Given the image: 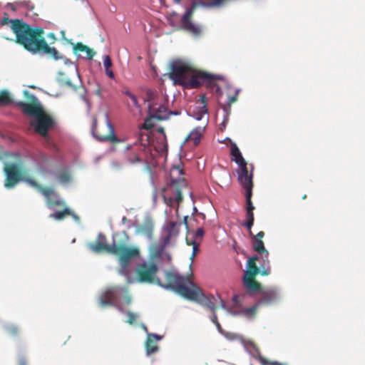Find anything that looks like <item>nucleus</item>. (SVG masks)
Masks as SVG:
<instances>
[{
	"mask_svg": "<svg viewBox=\"0 0 365 365\" xmlns=\"http://www.w3.org/2000/svg\"><path fill=\"white\" fill-rule=\"evenodd\" d=\"M130 98L131 99L134 107L136 109L140 110H141V106H140V105L139 104V103L138 101V98H137L135 94H133L132 96H130Z\"/></svg>",
	"mask_w": 365,
	"mask_h": 365,
	"instance_id": "53",
	"label": "nucleus"
},
{
	"mask_svg": "<svg viewBox=\"0 0 365 365\" xmlns=\"http://www.w3.org/2000/svg\"><path fill=\"white\" fill-rule=\"evenodd\" d=\"M222 336L228 341L239 340L243 348L251 357L256 359L259 361L261 365H267V361L260 354L259 349L256 345L249 339H245L240 334L230 331H225Z\"/></svg>",
	"mask_w": 365,
	"mask_h": 365,
	"instance_id": "8",
	"label": "nucleus"
},
{
	"mask_svg": "<svg viewBox=\"0 0 365 365\" xmlns=\"http://www.w3.org/2000/svg\"><path fill=\"white\" fill-rule=\"evenodd\" d=\"M256 275L257 274L250 273L248 269L243 270L242 282L244 288L245 289L246 294L250 297H254L257 294H259L262 288L259 283L251 282L250 278L255 277Z\"/></svg>",
	"mask_w": 365,
	"mask_h": 365,
	"instance_id": "13",
	"label": "nucleus"
},
{
	"mask_svg": "<svg viewBox=\"0 0 365 365\" xmlns=\"http://www.w3.org/2000/svg\"><path fill=\"white\" fill-rule=\"evenodd\" d=\"M50 196V201H48V199L46 198V205L48 209L52 210L54 208V199L58 197V194L54 191V193L51 194Z\"/></svg>",
	"mask_w": 365,
	"mask_h": 365,
	"instance_id": "47",
	"label": "nucleus"
},
{
	"mask_svg": "<svg viewBox=\"0 0 365 365\" xmlns=\"http://www.w3.org/2000/svg\"><path fill=\"white\" fill-rule=\"evenodd\" d=\"M174 200L180 202L182 200V191L180 189H175L173 190Z\"/></svg>",
	"mask_w": 365,
	"mask_h": 365,
	"instance_id": "49",
	"label": "nucleus"
},
{
	"mask_svg": "<svg viewBox=\"0 0 365 365\" xmlns=\"http://www.w3.org/2000/svg\"><path fill=\"white\" fill-rule=\"evenodd\" d=\"M217 297H218V299H219V302L220 303V306H221L222 309L227 311V309H229V307H227L225 302L223 300V299L221 297V296L218 293H217Z\"/></svg>",
	"mask_w": 365,
	"mask_h": 365,
	"instance_id": "60",
	"label": "nucleus"
},
{
	"mask_svg": "<svg viewBox=\"0 0 365 365\" xmlns=\"http://www.w3.org/2000/svg\"><path fill=\"white\" fill-rule=\"evenodd\" d=\"M179 182H181L182 184L186 183L185 180L183 178H180V177L174 178L172 175H170V181L167 182V185L169 187H173L175 185H176L177 183H179Z\"/></svg>",
	"mask_w": 365,
	"mask_h": 365,
	"instance_id": "38",
	"label": "nucleus"
},
{
	"mask_svg": "<svg viewBox=\"0 0 365 365\" xmlns=\"http://www.w3.org/2000/svg\"><path fill=\"white\" fill-rule=\"evenodd\" d=\"M70 170L71 166L65 163L61 164L59 168L61 173L56 175L57 180L60 183L65 185L71 181Z\"/></svg>",
	"mask_w": 365,
	"mask_h": 365,
	"instance_id": "18",
	"label": "nucleus"
},
{
	"mask_svg": "<svg viewBox=\"0 0 365 365\" xmlns=\"http://www.w3.org/2000/svg\"><path fill=\"white\" fill-rule=\"evenodd\" d=\"M31 96L34 101L37 103L34 107L24 101L14 102L11 100V103H14L21 109L24 114L33 118L31 126L37 133L44 138H48V131L56 127V121L51 115L44 113L38 99L34 95Z\"/></svg>",
	"mask_w": 365,
	"mask_h": 365,
	"instance_id": "4",
	"label": "nucleus"
},
{
	"mask_svg": "<svg viewBox=\"0 0 365 365\" xmlns=\"http://www.w3.org/2000/svg\"><path fill=\"white\" fill-rule=\"evenodd\" d=\"M172 72L169 74V78L173 81L175 84V76L182 79L185 78L187 68L180 60H175L171 63Z\"/></svg>",
	"mask_w": 365,
	"mask_h": 365,
	"instance_id": "15",
	"label": "nucleus"
},
{
	"mask_svg": "<svg viewBox=\"0 0 365 365\" xmlns=\"http://www.w3.org/2000/svg\"><path fill=\"white\" fill-rule=\"evenodd\" d=\"M164 202L168 205H171L174 201V198L173 197H167L165 195H163Z\"/></svg>",
	"mask_w": 365,
	"mask_h": 365,
	"instance_id": "61",
	"label": "nucleus"
},
{
	"mask_svg": "<svg viewBox=\"0 0 365 365\" xmlns=\"http://www.w3.org/2000/svg\"><path fill=\"white\" fill-rule=\"evenodd\" d=\"M153 125L150 123V119L146 118L144 120V123L140 126V129H143L145 130H150L153 128Z\"/></svg>",
	"mask_w": 365,
	"mask_h": 365,
	"instance_id": "48",
	"label": "nucleus"
},
{
	"mask_svg": "<svg viewBox=\"0 0 365 365\" xmlns=\"http://www.w3.org/2000/svg\"><path fill=\"white\" fill-rule=\"evenodd\" d=\"M205 130V127L197 126L191 130V135H192V142L195 146L200 144L202 132Z\"/></svg>",
	"mask_w": 365,
	"mask_h": 365,
	"instance_id": "24",
	"label": "nucleus"
},
{
	"mask_svg": "<svg viewBox=\"0 0 365 365\" xmlns=\"http://www.w3.org/2000/svg\"><path fill=\"white\" fill-rule=\"evenodd\" d=\"M165 277L168 284L162 283L155 274L148 277L149 282L143 284H157L165 290H172L184 298L195 302L203 307L213 309V300L215 299L212 294L206 295L202 289L194 282L178 273L165 271Z\"/></svg>",
	"mask_w": 365,
	"mask_h": 365,
	"instance_id": "2",
	"label": "nucleus"
},
{
	"mask_svg": "<svg viewBox=\"0 0 365 365\" xmlns=\"http://www.w3.org/2000/svg\"><path fill=\"white\" fill-rule=\"evenodd\" d=\"M183 164H182V162L181 161V158L180 156L179 160H178V163L176 165H173L172 167V169L177 170L178 172L179 175H184L185 172H184L183 169L181 168V166Z\"/></svg>",
	"mask_w": 365,
	"mask_h": 365,
	"instance_id": "46",
	"label": "nucleus"
},
{
	"mask_svg": "<svg viewBox=\"0 0 365 365\" xmlns=\"http://www.w3.org/2000/svg\"><path fill=\"white\" fill-rule=\"evenodd\" d=\"M127 225V228L128 229H131L132 227H137L138 228V224L136 222H133L130 220H128V223H126Z\"/></svg>",
	"mask_w": 365,
	"mask_h": 365,
	"instance_id": "64",
	"label": "nucleus"
},
{
	"mask_svg": "<svg viewBox=\"0 0 365 365\" xmlns=\"http://www.w3.org/2000/svg\"><path fill=\"white\" fill-rule=\"evenodd\" d=\"M110 166L113 169L116 170L122 168V165L117 160H113L110 163Z\"/></svg>",
	"mask_w": 365,
	"mask_h": 365,
	"instance_id": "58",
	"label": "nucleus"
},
{
	"mask_svg": "<svg viewBox=\"0 0 365 365\" xmlns=\"http://www.w3.org/2000/svg\"><path fill=\"white\" fill-rule=\"evenodd\" d=\"M87 247L95 253L106 251L108 253L116 255L115 241H113L111 245L107 244L106 236L102 232L98 233L95 243L88 242Z\"/></svg>",
	"mask_w": 365,
	"mask_h": 365,
	"instance_id": "12",
	"label": "nucleus"
},
{
	"mask_svg": "<svg viewBox=\"0 0 365 365\" xmlns=\"http://www.w3.org/2000/svg\"><path fill=\"white\" fill-rule=\"evenodd\" d=\"M148 338H149V339L153 338L156 341H160L163 339V336L155 334V333H148Z\"/></svg>",
	"mask_w": 365,
	"mask_h": 365,
	"instance_id": "57",
	"label": "nucleus"
},
{
	"mask_svg": "<svg viewBox=\"0 0 365 365\" xmlns=\"http://www.w3.org/2000/svg\"><path fill=\"white\" fill-rule=\"evenodd\" d=\"M210 310L212 312V314L210 317V320L212 323L216 324L217 322H218V320H217V316L215 313V310H216L215 304H213V309H210Z\"/></svg>",
	"mask_w": 365,
	"mask_h": 365,
	"instance_id": "52",
	"label": "nucleus"
},
{
	"mask_svg": "<svg viewBox=\"0 0 365 365\" xmlns=\"http://www.w3.org/2000/svg\"><path fill=\"white\" fill-rule=\"evenodd\" d=\"M11 29L15 35L16 42L21 46H49L57 40L54 33L50 32L45 36L42 27L31 26L19 19L11 21Z\"/></svg>",
	"mask_w": 365,
	"mask_h": 365,
	"instance_id": "3",
	"label": "nucleus"
},
{
	"mask_svg": "<svg viewBox=\"0 0 365 365\" xmlns=\"http://www.w3.org/2000/svg\"><path fill=\"white\" fill-rule=\"evenodd\" d=\"M154 256L158 258L163 262H170L171 260V255L169 252H166L165 250L163 252H159V248H155V253Z\"/></svg>",
	"mask_w": 365,
	"mask_h": 365,
	"instance_id": "27",
	"label": "nucleus"
},
{
	"mask_svg": "<svg viewBox=\"0 0 365 365\" xmlns=\"http://www.w3.org/2000/svg\"><path fill=\"white\" fill-rule=\"evenodd\" d=\"M4 328L6 331V332L11 336H17L19 329L16 324H4Z\"/></svg>",
	"mask_w": 365,
	"mask_h": 365,
	"instance_id": "37",
	"label": "nucleus"
},
{
	"mask_svg": "<svg viewBox=\"0 0 365 365\" xmlns=\"http://www.w3.org/2000/svg\"><path fill=\"white\" fill-rule=\"evenodd\" d=\"M186 243L187 245H192V255L190 256L191 264L193 262L195 256L199 252V245L200 243H197L195 241V240H189L188 237H186Z\"/></svg>",
	"mask_w": 365,
	"mask_h": 365,
	"instance_id": "32",
	"label": "nucleus"
},
{
	"mask_svg": "<svg viewBox=\"0 0 365 365\" xmlns=\"http://www.w3.org/2000/svg\"><path fill=\"white\" fill-rule=\"evenodd\" d=\"M4 170L6 175V182H4V187L6 188H13L19 182H26L31 187L35 188L41 193L45 198L48 199V201L51 200L50 195L51 194L54 193V190L52 188H44L36 180L29 178L22 177L17 163H5Z\"/></svg>",
	"mask_w": 365,
	"mask_h": 365,
	"instance_id": "6",
	"label": "nucleus"
},
{
	"mask_svg": "<svg viewBox=\"0 0 365 365\" xmlns=\"http://www.w3.org/2000/svg\"><path fill=\"white\" fill-rule=\"evenodd\" d=\"M223 113H224L223 119H222V123L220 124V127H219V128L222 131L225 129L227 124L229 121V117L230 115V114L228 113V111L225 109H223Z\"/></svg>",
	"mask_w": 365,
	"mask_h": 365,
	"instance_id": "40",
	"label": "nucleus"
},
{
	"mask_svg": "<svg viewBox=\"0 0 365 365\" xmlns=\"http://www.w3.org/2000/svg\"><path fill=\"white\" fill-rule=\"evenodd\" d=\"M61 34L62 35V38L63 39H65L67 42V43L70 44L71 46H85L84 44H83L81 42H78L76 43H73L71 41V40H67L66 38H65V31H61Z\"/></svg>",
	"mask_w": 365,
	"mask_h": 365,
	"instance_id": "54",
	"label": "nucleus"
},
{
	"mask_svg": "<svg viewBox=\"0 0 365 365\" xmlns=\"http://www.w3.org/2000/svg\"><path fill=\"white\" fill-rule=\"evenodd\" d=\"M181 113L180 110H168L167 111L166 115H168V119L170 115H180Z\"/></svg>",
	"mask_w": 365,
	"mask_h": 365,
	"instance_id": "63",
	"label": "nucleus"
},
{
	"mask_svg": "<svg viewBox=\"0 0 365 365\" xmlns=\"http://www.w3.org/2000/svg\"><path fill=\"white\" fill-rule=\"evenodd\" d=\"M261 256V262L259 263V273L262 276H267L270 274V264L268 259L269 255H266V257L263 255Z\"/></svg>",
	"mask_w": 365,
	"mask_h": 365,
	"instance_id": "22",
	"label": "nucleus"
},
{
	"mask_svg": "<svg viewBox=\"0 0 365 365\" xmlns=\"http://www.w3.org/2000/svg\"><path fill=\"white\" fill-rule=\"evenodd\" d=\"M195 8V5L192 6V8L187 10L183 14L181 23L182 28L193 34L195 36H198L201 33V28L198 26L195 25L191 21V18L193 14V9Z\"/></svg>",
	"mask_w": 365,
	"mask_h": 365,
	"instance_id": "14",
	"label": "nucleus"
},
{
	"mask_svg": "<svg viewBox=\"0 0 365 365\" xmlns=\"http://www.w3.org/2000/svg\"><path fill=\"white\" fill-rule=\"evenodd\" d=\"M247 220L242 223V225L245 227L248 230H250L254 224V215H246ZM251 231H250V232Z\"/></svg>",
	"mask_w": 365,
	"mask_h": 365,
	"instance_id": "39",
	"label": "nucleus"
},
{
	"mask_svg": "<svg viewBox=\"0 0 365 365\" xmlns=\"http://www.w3.org/2000/svg\"><path fill=\"white\" fill-rule=\"evenodd\" d=\"M260 298L257 301L260 306H272L282 301V289L277 286L268 288H262L259 293Z\"/></svg>",
	"mask_w": 365,
	"mask_h": 365,
	"instance_id": "9",
	"label": "nucleus"
},
{
	"mask_svg": "<svg viewBox=\"0 0 365 365\" xmlns=\"http://www.w3.org/2000/svg\"><path fill=\"white\" fill-rule=\"evenodd\" d=\"M112 239L116 243L115 255H120L118 259L120 265L118 274L124 276L129 284L149 282L148 277L157 272L158 265L153 262H148L140 258L138 248H130L127 246L129 236L125 231L113 234Z\"/></svg>",
	"mask_w": 365,
	"mask_h": 365,
	"instance_id": "1",
	"label": "nucleus"
},
{
	"mask_svg": "<svg viewBox=\"0 0 365 365\" xmlns=\"http://www.w3.org/2000/svg\"><path fill=\"white\" fill-rule=\"evenodd\" d=\"M207 87L210 89H214L215 90V93H217V95L219 96V97H221L222 95H223V91H222V89L221 88V87L217 84V83H210V85L209 86V84H207Z\"/></svg>",
	"mask_w": 365,
	"mask_h": 365,
	"instance_id": "45",
	"label": "nucleus"
},
{
	"mask_svg": "<svg viewBox=\"0 0 365 365\" xmlns=\"http://www.w3.org/2000/svg\"><path fill=\"white\" fill-rule=\"evenodd\" d=\"M167 234H170L171 236H178L179 235V229L178 228L177 223L173 221L169 222L167 225L163 227Z\"/></svg>",
	"mask_w": 365,
	"mask_h": 365,
	"instance_id": "25",
	"label": "nucleus"
},
{
	"mask_svg": "<svg viewBox=\"0 0 365 365\" xmlns=\"http://www.w3.org/2000/svg\"><path fill=\"white\" fill-rule=\"evenodd\" d=\"M237 101V98L235 96H228V100L226 103L225 105L222 106V109H225L226 110L228 111V113L230 114L231 113V103L236 101Z\"/></svg>",
	"mask_w": 365,
	"mask_h": 365,
	"instance_id": "41",
	"label": "nucleus"
},
{
	"mask_svg": "<svg viewBox=\"0 0 365 365\" xmlns=\"http://www.w3.org/2000/svg\"><path fill=\"white\" fill-rule=\"evenodd\" d=\"M204 235H205V230H204L203 227H200L197 229V230L195 231V232L193 235L191 240H195V241L196 242L197 238H200V240H202L203 238Z\"/></svg>",
	"mask_w": 365,
	"mask_h": 365,
	"instance_id": "44",
	"label": "nucleus"
},
{
	"mask_svg": "<svg viewBox=\"0 0 365 365\" xmlns=\"http://www.w3.org/2000/svg\"><path fill=\"white\" fill-rule=\"evenodd\" d=\"M70 212L69 207H65L63 210H55L53 213L49 215L50 218H53L56 220H61L66 215Z\"/></svg>",
	"mask_w": 365,
	"mask_h": 365,
	"instance_id": "30",
	"label": "nucleus"
},
{
	"mask_svg": "<svg viewBox=\"0 0 365 365\" xmlns=\"http://www.w3.org/2000/svg\"><path fill=\"white\" fill-rule=\"evenodd\" d=\"M227 0H212L208 5L210 6H219L222 5Z\"/></svg>",
	"mask_w": 365,
	"mask_h": 365,
	"instance_id": "55",
	"label": "nucleus"
},
{
	"mask_svg": "<svg viewBox=\"0 0 365 365\" xmlns=\"http://www.w3.org/2000/svg\"><path fill=\"white\" fill-rule=\"evenodd\" d=\"M73 49V52L75 54H77L78 51L85 52L86 54V58L88 59H92L93 56L95 55V52L93 49H91L90 47H72Z\"/></svg>",
	"mask_w": 365,
	"mask_h": 365,
	"instance_id": "31",
	"label": "nucleus"
},
{
	"mask_svg": "<svg viewBox=\"0 0 365 365\" xmlns=\"http://www.w3.org/2000/svg\"><path fill=\"white\" fill-rule=\"evenodd\" d=\"M103 61L105 69L110 68L112 66V61L108 55L104 56Z\"/></svg>",
	"mask_w": 365,
	"mask_h": 365,
	"instance_id": "50",
	"label": "nucleus"
},
{
	"mask_svg": "<svg viewBox=\"0 0 365 365\" xmlns=\"http://www.w3.org/2000/svg\"><path fill=\"white\" fill-rule=\"evenodd\" d=\"M11 99L9 98V92L7 90L0 91V106H7L11 104Z\"/></svg>",
	"mask_w": 365,
	"mask_h": 365,
	"instance_id": "33",
	"label": "nucleus"
},
{
	"mask_svg": "<svg viewBox=\"0 0 365 365\" xmlns=\"http://www.w3.org/2000/svg\"><path fill=\"white\" fill-rule=\"evenodd\" d=\"M154 225L153 220L150 217H147L145 219L143 224L136 230L137 233H142L149 240L153 238V232Z\"/></svg>",
	"mask_w": 365,
	"mask_h": 365,
	"instance_id": "17",
	"label": "nucleus"
},
{
	"mask_svg": "<svg viewBox=\"0 0 365 365\" xmlns=\"http://www.w3.org/2000/svg\"><path fill=\"white\" fill-rule=\"evenodd\" d=\"M146 355L149 356L158 351V346L154 343L152 339L147 338L145 341Z\"/></svg>",
	"mask_w": 365,
	"mask_h": 365,
	"instance_id": "26",
	"label": "nucleus"
},
{
	"mask_svg": "<svg viewBox=\"0 0 365 365\" xmlns=\"http://www.w3.org/2000/svg\"><path fill=\"white\" fill-rule=\"evenodd\" d=\"M97 125H98V122H97L96 118V117H93L92 123H91V133L92 135V136L95 139H96L98 141H99V142H107V141H109V140H110V136L109 135H105V136H103V137H100L98 135H96V133H95V130L97 128Z\"/></svg>",
	"mask_w": 365,
	"mask_h": 365,
	"instance_id": "23",
	"label": "nucleus"
},
{
	"mask_svg": "<svg viewBox=\"0 0 365 365\" xmlns=\"http://www.w3.org/2000/svg\"><path fill=\"white\" fill-rule=\"evenodd\" d=\"M187 115L191 117L196 120H201L205 114H208V109L206 106H198L194 108L192 110L189 108L185 110Z\"/></svg>",
	"mask_w": 365,
	"mask_h": 365,
	"instance_id": "19",
	"label": "nucleus"
},
{
	"mask_svg": "<svg viewBox=\"0 0 365 365\" xmlns=\"http://www.w3.org/2000/svg\"><path fill=\"white\" fill-rule=\"evenodd\" d=\"M105 118H106V125H107L108 128L109 129L110 133L111 135H109L110 136L109 141H119V140L118 139L117 136L115 134L114 126L112 124V123L110 122V120L109 119V115L108 113L105 114Z\"/></svg>",
	"mask_w": 365,
	"mask_h": 365,
	"instance_id": "29",
	"label": "nucleus"
},
{
	"mask_svg": "<svg viewBox=\"0 0 365 365\" xmlns=\"http://www.w3.org/2000/svg\"><path fill=\"white\" fill-rule=\"evenodd\" d=\"M99 302L102 307L112 306L115 307L118 311L125 314L128 319L125 321L129 324H133L137 318L138 314L130 311H125L118 304H130L131 299L128 294V290L125 286H113L107 288L100 296Z\"/></svg>",
	"mask_w": 365,
	"mask_h": 365,
	"instance_id": "5",
	"label": "nucleus"
},
{
	"mask_svg": "<svg viewBox=\"0 0 365 365\" xmlns=\"http://www.w3.org/2000/svg\"><path fill=\"white\" fill-rule=\"evenodd\" d=\"M245 203H246V207H245L246 215H249L250 214L254 215L253 210H255V207L253 205L252 200H246Z\"/></svg>",
	"mask_w": 365,
	"mask_h": 365,
	"instance_id": "42",
	"label": "nucleus"
},
{
	"mask_svg": "<svg viewBox=\"0 0 365 365\" xmlns=\"http://www.w3.org/2000/svg\"><path fill=\"white\" fill-rule=\"evenodd\" d=\"M259 307L258 303L256 302L252 307L244 308L242 309V314L247 317H252L255 314L256 309Z\"/></svg>",
	"mask_w": 365,
	"mask_h": 365,
	"instance_id": "36",
	"label": "nucleus"
},
{
	"mask_svg": "<svg viewBox=\"0 0 365 365\" xmlns=\"http://www.w3.org/2000/svg\"><path fill=\"white\" fill-rule=\"evenodd\" d=\"M31 54L38 55L41 57L48 56L56 61L63 60L65 65H72L73 63L66 56L59 53L56 47H24Z\"/></svg>",
	"mask_w": 365,
	"mask_h": 365,
	"instance_id": "11",
	"label": "nucleus"
},
{
	"mask_svg": "<svg viewBox=\"0 0 365 365\" xmlns=\"http://www.w3.org/2000/svg\"><path fill=\"white\" fill-rule=\"evenodd\" d=\"M146 96L144 99V102H148V104L151 103L153 106H156L155 99L157 98V93L151 89H148L145 93Z\"/></svg>",
	"mask_w": 365,
	"mask_h": 365,
	"instance_id": "34",
	"label": "nucleus"
},
{
	"mask_svg": "<svg viewBox=\"0 0 365 365\" xmlns=\"http://www.w3.org/2000/svg\"><path fill=\"white\" fill-rule=\"evenodd\" d=\"M215 80H221V81H226L225 76L222 75L213 74V73L205 72L204 81H207V84H209V86L210 85V83L211 84L216 83L215 82Z\"/></svg>",
	"mask_w": 365,
	"mask_h": 365,
	"instance_id": "28",
	"label": "nucleus"
},
{
	"mask_svg": "<svg viewBox=\"0 0 365 365\" xmlns=\"http://www.w3.org/2000/svg\"><path fill=\"white\" fill-rule=\"evenodd\" d=\"M172 237L173 236H171L170 234H167L165 236L161 237L160 240H162V242L159 245L156 246L155 248H159L160 252H163V250H165L170 244Z\"/></svg>",
	"mask_w": 365,
	"mask_h": 365,
	"instance_id": "35",
	"label": "nucleus"
},
{
	"mask_svg": "<svg viewBox=\"0 0 365 365\" xmlns=\"http://www.w3.org/2000/svg\"><path fill=\"white\" fill-rule=\"evenodd\" d=\"M252 248L260 255H264V257H266V255H269V252L265 248L263 241L260 239L256 238V237H252Z\"/></svg>",
	"mask_w": 365,
	"mask_h": 365,
	"instance_id": "21",
	"label": "nucleus"
},
{
	"mask_svg": "<svg viewBox=\"0 0 365 365\" xmlns=\"http://www.w3.org/2000/svg\"><path fill=\"white\" fill-rule=\"evenodd\" d=\"M231 160L234 161L239 167L237 170V180L242 187L245 190V200H252L253 188V174H249L247 165V163L242 156V154L235 143H232L230 148Z\"/></svg>",
	"mask_w": 365,
	"mask_h": 365,
	"instance_id": "7",
	"label": "nucleus"
},
{
	"mask_svg": "<svg viewBox=\"0 0 365 365\" xmlns=\"http://www.w3.org/2000/svg\"><path fill=\"white\" fill-rule=\"evenodd\" d=\"M261 256L259 253L249 257L246 262V267L245 269H248L250 273L252 274H257L259 273V268L257 266L255 261L259 260Z\"/></svg>",
	"mask_w": 365,
	"mask_h": 365,
	"instance_id": "20",
	"label": "nucleus"
},
{
	"mask_svg": "<svg viewBox=\"0 0 365 365\" xmlns=\"http://www.w3.org/2000/svg\"><path fill=\"white\" fill-rule=\"evenodd\" d=\"M149 103L148 106V115L150 118H154L158 120H168V115H166L168 108L163 105L160 104L158 108Z\"/></svg>",
	"mask_w": 365,
	"mask_h": 365,
	"instance_id": "16",
	"label": "nucleus"
},
{
	"mask_svg": "<svg viewBox=\"0 0 365 365\" xmlns=\"http://www.w3.org/2000/svg\"><path fill=\"white\" fill-rule=\"evenodd\" d=\"M227 312L234 317H237L240 314H242V310H233L232 309L229 308V309H227Z\"/></svg>",
	"mask_w": 365,
	"mask_h": 365,
	"instance_id": "56",
	"label": "nucleus"
},
{
	"mask_svg": "<svg viewBox=\"0 0 365 365\" xmlns=\"http://www.w3.org/2000/svg\"><path fill=\"white\" fill-rule=\"evenodd\" d=\"M205 76V71L193 70L188 80H186L187 76H185V78H183L182 80L175 76L176 80H175V85H179L184 89L187 90L198 88L204 83H206L207 86V81H204Z\"/></svg>",
	"mask_w": 365,
	"mask_h": 365,
	"instance_id": "10",
	"label": "nucleus"
},
{
	"mask_svg": "<svg viewBox=\"0 0 365 365\" xmlns=\"http://www.w3.org/2000/svg\"><path fill=\"white\" fill-rule=\"evenodd\" d=\"M36 167L38 170L42 173H51L52 175L53 174V171L49 170L46 165H43V163L38 161H36Z\"/></svg>",
	"mask_w": 365,
	"mask_h": 365,
	"instance_id": "43",
	"label": "nucleus"
},
{
	"mask_svg": "<svg viewBox=\"0 0 365 365\" xmlns=\"http://www.w3.org/2000/svg\"><path fill=\"white\" fill-rule=\"evenodd\" d=\"M106 74L107 76H108L111 79H115V74L110 68H106L105 69Z\"/></svg>",
	"mask_w": 365,
	"mask_h": 365,
	"instance_id": "62",
	"label": "nucleus"
},
{
	"mask_svg": "<svg viewBox=\"0 0 365 365\" xmlns=\"http://www.w3.org/2000/svg\"><path fill=\"white\" fill-rule=\"evenodd\" d=\"M69 215H71L73 219L74 220V221L77 223V224H80L81 222V220H80V217L78 215H77L73 211H72L71 209H70V212L68 214Z\"/></svg>",
	"mask_w": 365,
	"mask_h": 365,
	"instance_id": "59",
	"label": "nucleus"
},
{
	"mask_svg": "<svg viewBox=\"0 0 365 365\" xmlns=\"http://www.w3.org/2000/svg\"><path fill=\"white\" fill-rule=\"evenodd\" d=\"M19 5L21 6H25L31 10L34 9V6L30 1H21L19 3Z\"/></svg>",
	"mask_w": 365,
	"mask_h": 365,
	"instance_id": "51",
	"label": "nucleus"
}]
</instances>
